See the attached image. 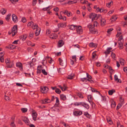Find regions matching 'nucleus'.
<instances>
[{
  "label": "nucleus",
  "mask_w": 127,
  "mask_h": 127,
  "mask_svg": "<svg viewBox=\"0 0 127 127\" xmlns=\"http://www.w3.org/2000/svg\"><path fill=\"white\" fill-rule=\"evenodd\" d=\"M27 36L26 34H24L22 35L20 37V40L24 41L27 38Z\"/></svg>",
  "instance_id": "6ab92c4d"
},
{
  "label": "nucleus",
  "mask_w": 127,
  "mask_h": 127,
  "mask_svg": "<svg viewBox=\"0 0 127 127\" xmlns=\"http://www.w3.org/2000/svg\"><path fill=\"white\" fill-rule=\"evenodd\" d=\"M96 99L99 101H105L106 100V97L102 96L100 92L96 90Z\"/></svg>",
  "instance_id": "f257e3e1"
},
{
  "label": "nucleus",
  "mask_w": 127,
  "mask_h": 127,
  "mask_svg": "<svg viewBox=\"0 0 127 127\" xmlns=\"http://www.w3.org/2000/svg\"><path fill=\"white\" fill-rule=\"evenodd\" d=\"M57 35L55 33H52L50 36V37L52 39H56L57 37Z\"/></svg>",
  "instance_id": "f3484780"
},
{
  "label": "nucleus",
  "mask_w": 127,
  "mask_h": 127,
  "mask_svg": "<svg viewBox=\"0 0 127 127\" xmlns=\"http://www.w3.org/2000/svg\"><path fill=\"white\" fill-rule=\"evenodd\" d=\"M64 44L62 40H60L58 42V46L59 47H62Z\"/></svg>",
  "instance_id": "c85d7f7f"
},
{
  "label": "nucleus",
  "mask_w": 127,
  "mask_h": 127,
  "mask_svg": "<svg viewBox=\"0 0 127 127\" xmlns=\"http://www.w3.org/2000/svg\"><path fill=\"white\" fill-rule=\"evenodd\" d=\"M12 18L13 21L14 22L16 23L18 21V18L15 14L12 15Z\"/></svg>",
  "instance_id": "f8f14e48"
},
{
  "label": "nucleus",
  "mask_w": 127,
  "mask_h": 127,
  "mask_svg": "<svg viewBox=\"0 0 127 127\" xmlns=\"http://www.w3.org/2000/svg\"><path fill=\"white\" fill-rule=\"evenodd\" d=\"M55 71V70L54 69H52L50 71L49 73L50 74H51L53 73Z\"/></svg>",
  "instance_id": "bf43d9fd"
},
{
  "label": "nucleus",
  "mask_w": 127,
  "mask_h": 127,
  "mask_svg": "<svg viewBox=\"0 0 127 127\" xmlns=\"http://www.w3.org/2000/svg\"><path fill=\"white\" fill-rule=\"evenodd\" d=\"M115 54L114 53L112 52L111 56L112 58L114 59L115 57Z\"/></svg>",
  "instance_id": "13d9d810"
},
{
  "label": "nucleus",
  "mask_w": 127,
  "mask_h": 127,
  "mask_svg": "<svg viewBox=\"0 0 127 127\" xmlns=\"http://www.w3.org/2000/svg\"><path fill=\"white\" fill-rule=\"evenodd\" d=\"M123 39V37L122 35L120 36L118 40L119 42L122 41V39Z\"/></svg>",
  "instance_id": "3c124183"
},
{
  "label": "nucleus",
  "mask_w": 127,
  "mask_h": 127,
  "mask_svg": "<svg viewBox=\"0 0 127 127\" xmlns=\"http://www.w3.org/2000/svg\"><path fill=\"white\" fill-rule=\"evenodd\" d=\"M32 116L33 117V120L34 121H36V119L37 116V114L36 112L32 113Z\"/></svg>",
  "instance_id": "dca6fc26"
},
{
  "label": "nucleus",
  "mask_w": 127,
  "mask_h": 127,
  "mask_svg": "<svg viewBox=\"0 0 127 127\" xmlns=\"http://www.w3.org/2000/svg\"><path fill=\"white\" fill-rule=\"evenodd\" d=\"M92 58V59H93L95 58V51H94L93 53Z\"/></svg>",
  "instance_id": "09e8293b"
},
{
  "label": "nucleus",
  "mask_w": 127,
  "mask_h": 127,
  "mask_svg": "<svg viewBox=\"0 0 127 127\" xmlns=\"http://www.w3.org/2000/svg\"><path fill=\"white\" fill-rule=\"evenodd\" d=\"M58 26L59 28L60 27L64 28L66 26V25L65 23H61L58 24Z\"/></svg>",
  "instance_id": "4468645a"
},
{
  "label": "nucleus",
  "mask_w": 127,
  "mask_h": 127,
  "mask_svg": "<svg viewBox=\"0 0 127 127\" xmlns=\"http://www.w3.org/2000/svg\"><path fill=\"white\" fill-rule=\"evenodd\" d=\"M41 91L43 93L45 94L49 90V89L46 86L44 87L43 88L41 87Z\"/></svg>",
  "instance_id": "0eeeda50"
},
{
  "label": "nucleus",
  "mask_w": 127,
  "mask_h": 127,
  "mask_svg": "<svg viewBox=\"0 0 127 127\" xmlns=\"http://www.w3.org/2000/svg\"><path fill=\"white\" fill-rule=\"evenodd\" d=\"M8 47L10 49H13L15 48H16L17 47L16 46L14 45H11L9 46Z\"/></svg>",
  "instance_id": "cd10ccee"
},
{
  "label": "nucleus",
  "mask_w": 127,
  "mask_h": 127,
  "mask_svg": "<svg viewBox=\"0 0 127 127\" xmlns=\"http://www.w3.org/2000/svg\"><path fill=\"white\" fill-rule=\"evenodd\" d=\"M115 90L114 89H112L111 90H110L108 91V94L110 95H113L114 93L115 92Z\"/></svg>",
  "instance_id": "bb28decb"
},
{
  "label": "nucleus",
  "mask_w": 127,
  "mask_h": 127,
  "mask_svg": "<svg viewBox=\"0 0 127 127\" xmlns=\"http://www.w3.org/2000/svg\"><path fill=\"white\" fill-rule=\"evenodd\" d=\"M122 106V104H120L119 103L117 106L116 109L118 110L119 108H120Z\"/></svg>",
  "instance_id": "603ef678"
},
{
  "label": "nucleus",
  "mask_w": 127,
  "mask_h": 127,
  "mask_svg": "<svg viewBox=\"0 0 127 127\" xmlns=\"http://www.w3.org/2000/svg\"><path fill=\"white\" fill-rule=\"evenodd\" d=\"M111 107L112 108H114L115 107L116 105L115 102H114L113 100H112L111 101Z\"/></svg>",
  "instance_id": "393cba45"
},
{
  "label": "nucleus",
  "mask_w": 127,
  "mask_h": 127,
  "mask_svg": "<svg viewBox=\"0 0 127 127\" xmlns=\"http://www.w3.org/2000/svg\"><path fill=\"white\" fill-rule=\"evenodd\" d=\"M34 33L32 32H31L30 33L29 36V37L30 39L32 38L33 37V35Z\"/></svg>",
  "instance_id": "c9c22d12"
},
{
  "label": "nucleus",
  "mask_w": 127,
  "mask_h": 127,
  "mask_svg": "<svg viewBox=\"0 0 127 127\" xmlns=\"http://www.w3.org/2000/svg\"><path fill=\"white\" fill-rule=\"evenodd\" d=\"M77 28V26L73 25H71L70 26V29L72 30H74Z\"/></svg>",
  "instance_id": "b1692460"
},
{
  "label": "nucleus",
  "mask_w": 127,
  "mask_h": 127,
  "mask_svg": "<svg viewBox=\"0 0 127 127\" xmlns=\"http://www.w3.org/2000/svg\"><path fill=\"white\" fill-rule=\"evenodd\" d=\"M5 63L7 65V67L11 68L12 67V65H11L9 64L10 62H9V61L8 59H7L5 61Z\"/></svg>",
  "instance_id": "a211bd4d"
},
{
  "label": "nucleus",
  "mask_w": 127,
  "mask_h": 127,
  "mask_svg": "<svg viewBox=\"0 0 127 127\" xmlns=\"http://www.w3.org/2000/svg\"><path fill=\"white\" fill-rule=\"evenodd\" d=\"M77 2V1H68L67 3L68 4L70 5L72 4H73L74 3H75Z\"/></svg>",
  "instance_id": "e433bc0d"
},
{
  "label": "nucleus",
  "mask_w": 127,
  "mask_h": 127,
  "mask_svg": "<svg viewBox=\"0 0 127 127\" xmlns=\"http://www.w3.org/2000/svg\"><path fill=\"white\" fill-rule=\"evenodd\" d=\"M83 103L84 102H76L74 103V105L77 106L80 105H82V106H83Z\"/></svg>",
  "instance_id": "7c9ffc66"
},
{
  "label": "nucleus",
  "mask_w": 127,
  "mask_h": 127,
  "mask_svg": "<svg viewBox=\"0 0 127 127\" xmlns=\"http://www.w3.org/2000/svg\"><path fill=\"white\" fill-rule=\"evenodd\" d=\"M89 17L92 19V21H93L95 19V14L93 13H91L89 15Z\"/></svg>",
  "instance_id": "6e6552de"
},
{
  "label": "nucleus",
  "mask_w": 127,
  "mask_h": 127,
  "mask_svg": "<svg viewBox=\"0 0 127 127\" xmlns=\"http://www.w3.org/2000/svg\"><path fill=\"white\" fill-rule=\"evenodd\" d=\"M27 109L26 108H22L21 109V111L24 113L26 112L27 111Z\"/></svg>",
  "instance_id": "ea45409f"
},
{
  "label": "nucleus",
  "mask_w": 127,
  "mask_h": 127,
  "mask_svg": "<svg viewBox=\"0 0 127 127\" xmlns=\"http://www.w3.org/2000/svg\"><path fill=\"white\" fill-rule=\"evenodd\" d=\"M60 96L61 99L64 100H65L66 99V96L63 94L60 95Z\"/></svg>",
  "instance_id": "a878e982"
},
{
  "label": "nucleus",
  "mask_w": 127,
  "mask_h": 127,
  "mask_svg": "<svg viewBox=\"0 0 127 127\" xmlns=\"http://www.w3.org/2000/svg\"><path fill=\"white\" fill-rule=\"evenodd\" d=\"M27 25L28 27H32L34 25V23L33 22L31 21Z\"/></svg>",
  "instance_id": "2f4dec72"
},
{
  "label": "nucleus",
  "mask_w": 127,
  "mask_h": 127,
  "mask_svg": "<svg viewBox=\"0 0 127 127\" xmlns=\"http://www.w3.org/2000/svg\"><path fill=\"white\" fill-rule=\"evenodd\" d=\"M118 42L119 44V47L120 49H123V47L122 41L119 42V40H118Z\"/></svg>",
  "instance_id": "aec40b11"
},
{
  "label": "nucleus",
  "mask_w": 127,
  "mask_h": 127,
  "mask_svg": "<svg viewBox=\"0 0 127 127\" xmlns=\"http://www.w3.org/2000/svg\"><path fill=\"white\" fill-rule=\"evenodd\" d=\"M17 31V26L15 25L12 29V36H14L16 34Z\"/></svg>",
  "instance_id": "423d86ee"
},
{
  "label": "nucleus",
  "mask_w": 127,
  "mask_h": 127,
  "mask_svg": "<svg viewBox=\"0 0 127 127\" xmlns=\"http://www.w3.org/2000/svg\"><path fill=\"white\" fill-rule=\"evenodd\" d=\"M55 92L58 94H60L61 92V91L59 89H56L55 90Z\"/></svg>",
  "instance_id": "37998d69"
},
{
  "label": "nucleus",
  "mask_w": 127,
  "mask_h": 127,
  "mask_svg": "<svg viewBox=\"0 0 127 127\" xmlns=\"http://www.w3.org/2000/svg\"><path fill=\"white\" fill-rule=\"evenodd\" d=\"M89 46L91 47H95V44L93 43H91L89 44Z\"/></svg>",
  "instance_id": "de8ad7c7"
},
{
  "label": "nucleus",
  "mask_w": 127,
  "mask_h": 127,
  "mask_svg": "<svg viewBox=\"0 0 127 127\" xmlns=\"http://www.w3.org/2000/svg\"><path fill=\"white\" fill-rule=\"evenodd\" d=\"M22 21L23 23H25L27 21V20L25 18H22Z\"/></svg>",
  "instance_id": "6e6d98bb"
},
{
  "label": "nucleus",
  "mask_w": 127,
  "mask_h": 127,
  "mask_svg": "<svg viewBox=\"0 0 127 127\" xmlns=\"http://www.w3.org/2000/svg\"><path fill=\"white\" fill-rule=\"evenodd\" d=\"M42 73L45 75H47V73L46 71L44 69H43L42 70Z\"/></svg>",
  "instance_id": "8fccbe9b"
},
{
  "label": "nucleus",
  "mask_w": 127,
  "mask_h": 127,
  "mask_svg": "<svg viewBox=\"0 0 127 127\" xmlns=\"http://www.w3.org/2000/svg\"><path fill=\"white\" fill-rule=\"evenodd\" d=\"M77 29V33L79 34L82 33V29L81 27L79 26L78 27H77V28H76Z\"/></svg>",
  "instance_id": "9b49d317"
},
{
  "label": "nucleus",
  "mask_w": 127,
  "mask_h": 127,
  "mask_svg": "<svg viewBox=\"0 0 127 127\" xmlns=\"http://www.w3.org/2000/svg\"><path fill=\"white\" fill-rule=\"evenodd\" d=\"M6 12V10L4 8H2L0 10L1 13L3 15L5 14Z\"/></svg>",
  "instance_id": "c756f323"
},
{
  "label": "nucleus",
  "mask_w": 127,
  "mask_h": 127,
  "mask_svg": "<svg viewBox=\"0 0 127 127\" xmlns=\"http://www.w3.org/2000/svg\"><path fill=\"white\" fill-rule=\"evenodd\" d=\"M106 120L107 122L110 125H111L113 123L111 118L109 117H107Z\"/></svg>",
  "instance_id": "412c9836"
},
{
  "label": "nucleus",
  "mask_w": 127,
  "mask_h": 127,
  "mask_svg": "<svg viewBox=\"0 0 127 127\" xmlns=\"http://www.w3.org/2000/svg\"><path fill=\"white\" fill-rule=\"evenodd\" d=\"M16 66L20 68V70L22 71L23 70V68L22 64L20 62L17 63L16 64Z\"/></svg>",
  "instance_id": "9d476101"
},
{
  "label": "nucleus",
  "mask_w": 127,
  "mask_h": 127,
  "mask_svg": "<svg viewBox=\"0 0 127 127\" xmlns=\"http://www.w3.org/2000/svg\"><path fill=\"white\" fill-rule=\"evenodd\" d=\"M117 127H121V126L122 125H121V124L119 121L117 122Z\"/></svg>",
  "instance_id": "052dcab7"
},
{
  "label": "nucleus",
  "mask_w": 127,
  "mask_h": 127,
  "mask_svg": "<svg viewBox=\"0 0 127 127\" xmlns=\"http://www.w3.org/2000/svg\"><path fill=\"white\" fill-rule=\"evenodd\" d=\"M32 27L33 29H36L35 32V34L36 36L38 35L40 33V30H38V29L39 28L38 25L35 24L34 26L33 25V26Z\"/></svg>",
  "instance_id": "7ed1b4c3"
},
{
  "label": "nucleus",
  "mask_w": 127,
  "mask_h": 127,
  "mask_svg": "<svg viewBox=\"0 0 127 127\" xmlns=\"http://www.w3.org/2000/svg\"><path fill=\"white\" fill-rule=\"evenodd\" d=\"M14 119L12 120V121L10 124V125L11 127H16L15 124H14Z\"/></svg>",
  "instance_id": "473e14b6"
},
{
  "label": "nucleus",
  "mask_w": 127,
  "mask_h": 127,
  "mask_svg": "<svg viewBox=\"0 0 127 127\" xmlns=\"http://www.w3.org/2000/svg\"><path fill=\"white\" fill-rule=\"evenodd\" d=\"M58 60L61 65L63 66L64 67L66 66L67 64L66 59L63 61L61 58H59Z\"/></svg>",
  "instance_id": "20e7f679"
},
{
  "label": "nucleus",
  "mask_w": 127,
  "mask_h": 127,
  "mask_svg": "<svg viewBox=\"0 0 127 127\" xmlns=\"http://www.w3.org/2000/svg\"><path fill=\"white\" fill-rule=\"evenodd\" d=\"M51 6H49L46 8V11H47L51 9Z\"/></svg>",
  "instance_id": "e2e57ef3"
},
{
  "label": "nucleus",
  "mask_w": 127,
  "mask_h": 127,
  "mask_svg": "<svg viewBox=\"0 0 127 127\" xmlns=\"http://www.w3.org/2000/svg\"><path fill=\"white\" fill-rule=\"evenodd\" d=\"M98 18L100 19L101 23V25L103 26L106 24V20L104 19H102L101 16L100 15H97L96 14V20H97Z\"/></svg>",
  "instance_id": "f03ea898"
},
{
  "label": "nucleus",
  "mask_w": 127,
  "mask_h": 127,
  "mask_svg": "<svg viewBox=\"0 0 127 127\" xmlns=\"http://www.w3.org/2000/svg\"><path fill=\"white\" fill-rule=\"evenodd\" d=\"M88 100H89V102L90 103H91V102L92 103V105L93 106V104H94L95 105V104L94 103H93V102H92V96L91 95H88Z\"/></svg>",
  "instance_id": "ddd939ff"
},
{
  "label": "nucleus",
  "mask_w": 127,
  "mask_h": 127,
  "mask_svg": "<svg viewBox=\"0 0 127 127\" xmlns=\"http://www.w3.org/2000/svg\"><path fill=\"white\" fill-rule=\"evenodd\" d=\"M77 95L80 98H83L82 94L81 93H78L77 94Z\"/></svg>",
  "instance_id": "49530a36"
},
{
  "label": "nucleus",
  "mask_w": 127,
  "mask_h": 127,
  "mask_svg": "<svg viewBox=\"0 0 127 127\" xmlns=\"http://www.w3.org/2000/svg\"><path fill=\"white\" fill-rule=\"evenodd\" d=\"M46 98L41 100V102L42 104H44L47 103Z\"/></svg>",
  "instance_id": "4c0bfd02"
},
{
  "label": "nucleus",
  "mask_w": 127,
  "mask_h": 127,
  "mask_svg": "<svg viewBox=\"0 0 127 127\" xmlns=\"http://www.w3.org/2000/svg\"><path fill=\"white\" fill-rule=\"evenodd\" d=\"M37 0H33L32 2V5L33 6H34L36 4Z\"/></svg>",
  "instance_id": "c03bdc74"
},
{
  "label": "nucleus",
  "mask_w": 127,
  "mask_h": 127,
  "mask_svg": "<svg viewBox=\"0 0 127 127\" xmlns=\"http://www.w3.org/2000/svg\"><path fill=\"white\" fill-rule=\"evenodd\" d=\"M56 12H58L59 11V9L57 7L54 8L53 9Z\"/></svg>",
  "instance_id": "680f3d73"
},
{
  "label": "nucleus",
  "mask_w": 127,
  "mask_h": 127,
  "mask_svg": "<svg viewBox=\"0 0 127 127\" xmlns=\"http://www.w3.org/2000/svg\"><path fill=\"white\" fill-rule=\"evenodd\" d=\"M114 79L115 81H117L118 79L117 76L116 75H115L114 76Z\"/></svg>",
  "instance_id": "338daca9"
},
{
  "label": "nucleus",
  "mask_w": 127,
  "mask_h": 127,
  "mask_svg": "<svg viewBox=\"0 0 127 127\" xmlns=\"http://www.w3.org/2000/svg\"><path fill=\"white\" fill-rule=\"evenodd\" d=\"M86 78H84L80 79L81 81H82L83 82H87L88 80Z\"/></svg>",
  "instance_id": "58836bf2"
},
{
  "label": "nucleus",
  "mask_w": 127,
  "mask_h": 127,
  "mask_svg": "<svg viewBox=\"0 0 127 127\" xmlns=\"http://www.w3.org/2000/svg\"><path fill=\"white\" fill-rule=\"evenodd\" d=\"M112 48L111 47L108 48L106 50L107 51H105L104 53L106 55L109 54L110 52L111 51L110 50H112Z\"/></svg>",
  "instance_id": "5701e85b"
},
{
  "label": "nucleus",
  "mask_w": 127,
  "mask_h": 127,
  "mask_svg": "<svg viewBox=\"0 0 127 127\" xmlns=\"http://www.w3.org/2000/svg\"><path fill=\"white\" fill-rule=\"evenodd\" d=\"M87 77L89 79H91L92 78V77L89 74L87 73H86Z\"/></svg>",
  "instance_id": "4d7b16f0"
},
{
  "label": "nucleus",
  "mask_w": 127,
  "mask_h": 127,
  "mask_svg": "<svg viewBox=\"0 0 127 127\" xmlns=\"http://www.w3.org/2000/svg\"><path fill=\"white\" fill-rule=\"evenodd\" d=\"M39 66H38L37 67V74H40L41 73V68H39L38 69L39 67Z\"/></svg>",
  "instance_id": "a19ab883"
},
{
  "label": "nucleus",
  "mask_w": 127,
  "mask_h": 127,
  "mask_svg": "<svg viewBox=\"0 0 127 127\" xmlns=\"http://www.w3.org/2000/svg\"><path fill=\"white\" fill-rule=\"evenodd\" d=\"M83 106L85 107L87 109H88L89 108V106L87 103L84 102Z\"/></svg>",
  "instance_id": "72a5a7b5"
},
{
  "label": "nucleus",
  "mask_w": 127,
  "mask_h": 127,
  "mask_svg": "<svg viewBox=\"0 0 127 127\" xmlns=\"http://www.w3.org/2000/svg\"><path fill=\"white\" fill-rule=\"evenodd\" d=\"M49 62L50 64H51L52 62L53 61L52 60L51 58H50V59H49Z\"/></svg>",
  "instance_id": "69168bd1"
},
{
  "label": "nucleus",
  "mask_w": 127,
  "mask_h": 127,
  "mask_svg": "<svg viewBox=\"0 0 127 127\" xmlns=\"http://www.w3.org/2000/svg\"><path fill=\"white\" fill-rule=\"evenodd\" d=\"M124 70L125 72L127 73V67H124Z\"/></svg>",
  "instance_id": "774afa93"
},
{
  "label": "nucleus",
  "mask_w": 127,
  "mask_h": 127,
  "mask_svg": "<svg viewBox=\"0 0 127 127\" xmlns=\"http://www.w3.org/2000/svg\"><path fill=\"white\" fill-rule=\"evenodd\" d=\"M56 103L55 105V107L58 106L60 104L59 101V99L57 97H56Z\"/></svg>",
  "instance_id": "4be33fe9"
},
{
  "label": "nucleus",
  "mask_w": 127,
  "mask_h": 127,
  "mask_svg": "<svg viewBox=\"0 0 127 127\" xmlns=\"http://www.w3.org/2000/svg\"><path fill=\"white\" fill-rule=\"evenodd\" d=\"M95 24H94V26L90 24L88 26V27L89 28L90 31V32H92V33L93 34H95Z\"/></svg>",
  "instance_id": "39448f33"
},
{
  "label": "nucleus",
  "mask_w": 127,
  "mask_h": 127,
  "mask_svg": "<svg viewBox=\"0 0 127 127\" xmlns=\"http://www.w3.org/2000/svg\"><path fill=\"white\" fill-rule=\"evenodd\" d=\"M3 55L0 56V61L1 62H3L4 61V58H3Z\"/></svg>",
  "instance_id": "79ce46f5"
},
{
  "label": "nucleus",
  "mask_w": 127,
  "mask_h": 127,
  "mask_svg": "<svg viewBox=\"0 0 127 127\" xmlns=\"http://www.w3.org/2000/svg\"><path fill=\"white\" fill-rule=\"evenodd\" d=\"M82 113V111H75L73 112L74 115L76 116L80 115Z\"/></svg>",
  "instance_id": "2eb2a0df"
},
{
  "label": "nucleus",
  "mask_w": 127,
  "mask_h": 127,
  "mask_svg": "<svg viewBox=\"0 0 127 127\" xmlns=\"http://www.w3.org/2000/svg\"><path fill=\"white\" fill-rule=\"evenodd\" d=\"M6 101H9L10 100V99L9 98V97L8 96H7L6 95H5L4 97Z\"/></svg>",
  "instance_id": "a18cd8bd"
},
{
  "label": "nucleus",
  "mask_w": 127,
  "mask_h": 127,
  "mask_svg": "<svg viewBox=\"0 0 127 127\" xmlns=\"http://www.w3.org/2000/svg\"><path fill=\"white\" fill-rule=\"evenodd\" d=\"M22 120L27 125L29 124V121L27 118L23 116L22 117Z\"/></svg>",
  "instance_id": "1a4fd4ad"
},
{
  "label": "nucleus",
  "mask_w": 127,
  "mask_h": 127,
  "mask_svg": "<svg viewBox=\"0 0 127 127\" xmlns=\"http://www.w3.org/2000/svg\"><path fill=\"white\" fill-rule=\"evenodd\" d=\"M113 30V29L112 28H111L108 29L107 31V33H109L110 32Z\"/></svg>",
  "instance_id": "5fc2aeb1"
},
{
  "label": "nucleus",
  "mask_w": 127,
  "mask_h": 127,
  "mask_svg": "<svg viewBox=\"0 0 127 127\" xmlns=\"http://www.w3.org/2000/svg\"><path fill=\"white\" fill-rule=\"evenodd\" d=\"M103 66L106 69L108 68L109 67V66L107 64H104L103 65Z\"/></svg>",
  "instance_id": "0e129e2a"
},
{
  "label": "nucleus",
  "mask_w": 127,
  "mask_h": 127,
  "mask_svg": "<svg viewBox=\"0 0 127 127\" xmlns=\"http://www.w3.org/2000/svg\"><path fill=\"white\" fill-rule=\"evenodd\" d=\"M11 16V14L10 13H9L5 17V19L7 21H9V19L10 18V17Z\"/></svg>",
  "instance_id": "f704fd0d"
},
{
  "label": "nucleus",
  "mask_w": 127,
  "mask_h": 127,
  "mask_svg": "<svg viewBox=\"0 0 127 127\" xmlns=\"http://www.w3.org/2000/svg\"><path fill=\"white\" fill-rule=\"evenodd\" d=\"M73 76L69 75L67 77V78L68 79H72L73 78Z\"/></svg>",
  "instance_id": "864d4df0"
}]
</instances>
